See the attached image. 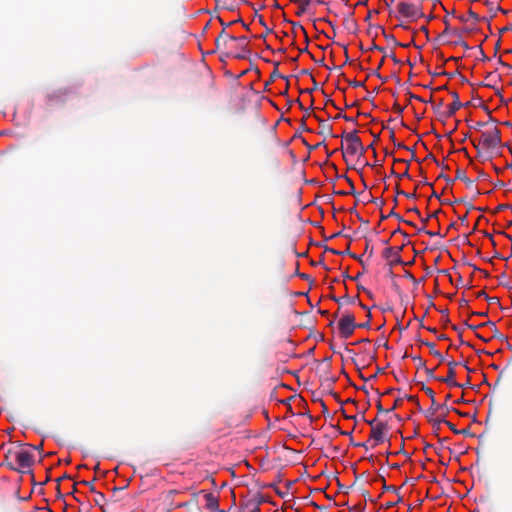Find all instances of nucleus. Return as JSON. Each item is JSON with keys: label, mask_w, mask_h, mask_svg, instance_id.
Masks as SVG:
<instances>
[{"label": "nucleus", "mask_w": 512, "mask_h": 512, "mask_svg": "<svg viewBox=\"0 0 512 512\" xmlns=\"http://www.w3.org/2000/svg\"><path fill=\"white\" fill-rule=\"evenodd\" d=\"M18 448L16 453H14L13 462H7L6 466L13 471H17L20 473H25L30 470L34 463V455L28 451L23 449L24 446L21 442H16Z\"/></svg>", "instance_id": "1"}, {"label": "nucleus", "mask_w": 512, "mask_h": 512, "mask_svg": "<svg viewBox=\"0 0 512 512\" xmlns=\"http://www.w3.org/2000/svg\"><path fill=\"white\" fill-rule=\"evenodd\" d=\"M480 143L485 149H495L501 146V131L497 127L483 131L481 134Z\"/></svg>", "instance_id": "2"}, {"label": "nucleus", "mask_w": 512, "mask_h": 512, "mask_svg": "<svg viewBox=\"0 0 512 512\" xmlns=\"http://www.w3.org/2000/svg\"><path fill=\"white\" fill-rule=\"evenodd\" d=\"M342 137L346 141V153L349 155H356L359 153L363 155L365 153V147L363 146L361 139L357 135V131L343 134Z\"/></svg>", "instance_id": "3"}, {"label": "nucleus", "mask_w": 512, "mask_h": 512, "mask_svg": "<svg viewBox=\"0 0 512 512\" xmlns=\"http://www.w3.org/2000/svg\"><path fill=\"white\" fill-rule=\"evenodd\" d=\"M397 10L401 16L411 20H417L424 15L421 5H415L405 1H401L397 4Z\"/></svg>", "instance_id": "4"}, {"label": "nucleus", "mask_w": 512, "mask_h": 512, "mask_svg": "<svg viewBox=\"0 0 512 512\" xmlns=\"http://www.w3.org/2000/svg\"><path fill=\"white\" fill-rule=\"evenodd\" d=\"M458 365V362L456 361H450L448 362V366H449V374L446 376V377H437L434 375V370L433 369H429L425 366V372L427 374V376L430 378V379H434V380H437V381H440V382H443V383H446L448 384L449 386H453V387H463V385L457 383L455 381V367Z\"/></svg>", "instance_id": "5"}, {"label": "nucleus", "mask_w": 512, "mask_h": 512, "mask_svg": "<svg viewBox=\"0 0 512 512\" xmlns=\"http://www.w3.org/2000/svg\"><path fill=\"white\" fill-rule=\"evenodd\" d=\"M338 328L342 338L347 339L352 336L357 328L354 315L351 313L344 314L338 322Z\"/></svg>", "instance_id": "6"}, {"label": "nucleus", "mask_w": 512, "mask_h": 512, "mask_svg": "<svg viewBox=\"0 0 512 512\" xmlns=\"http://www.w3.org/2000/svg\"><path fill=\"white\" fill-rule=\"evenodd\" d=\"M235 42V50L236 52L233 54V56L237 59H247L251 52L248 48L249 45V38L246 36L241 37H235L233 40Z\"/></svg>", "instance_id": "7"}, {"label": "nucleus", "mask_w": 512, "mask_h": 512, "mask_svg": "<svg viewBox=\"0 0 512 512\" xmlns=\"http://www.w3.org/2000/svg\"><path fill=\"white\" fill-rule=\"evenodd\" d=\"M388 431V424L386 422H377L373 428H371L370 439L374 441L372 447L383 443L385 441V435Z\"/></svg>", "instance_id": "8"}, {"label": "nucleus", "mask_w": 512, "mask_h": 512, "mask_svg": "<svg viewBox=\"0 0 512 512\" xmlns=\"http://www.w3.org/2000/svg\"><path fill=\"white\" fill-rule=\"evenodd\" d=\"M402 249H403V246L387 247L386 249L383 250L382 256L385 259H390L391 256H394V259L387 263L389 265L390 269L396 264H399V265L405 264L400 256V252L402 251ZM390 273L392 274L391 270H390Z\"/></svg>", "instance_id": "9"}, {"label": "nucleus", "mask_w": 512, "mask_h": 512, "mask_svg": "<svg viewBox=\"0 0 512 512\" xmlns=\"http://www.w3.org/2000/svg\"><path fill=\"white\" fill-rule=\"evenodd\" d=\"M422 390H423V391L426 393V395H428V396H429V398L431 399V401H429V404H432V405H431V407L427 410L426 414L434 415V414H435V412H436L437 410H439V409H442V408H443V406L438 405V404L436 403L435 393H434V391H433L431 388H429V387H427V386L423 385Z\"/></svg>", "instance_id": "10"}, {"label": "nucleus", "mask_w": 512, "mask_h": 512, "mask_svg": "<svg viewBox=\"0 0 512 512\" xmlns=\"http://www.w3.org/2000/svg\"><path fill=\"white\" fill-rule=\"evenodd\" d=\"M451 96L453 98V101L452 104L449 105L448 110L445 112L446 118L452 117L457 110L463 107V103L460 102L459 95L456 91H452Z\"/></svg>", "instance_id": "11"}, {"label": "nucleus", "mask_w": 512, "mask_h": 512, "mask_svg": "<svg viewBox=\"0 0 512 512\" xmlns=\"http://www.w3.org/2000/svg\"><path fill=\"white\" fill-rule=\"evenodd\" d=\"M235 36L229 35L225 29H222L220 34L215 40L216 49L220 50L222 48H227L228 42L233 41Z\"/></svg>", "instance_id": "12"}, {"label": "nucleus", "mask_w": 512, "mask_h": 512, "mask_svg": "<svg viewBox=\"0 0 512 512\" xmlns=\"http://www.w3.org/2000/svg\"><path fill=\"white\" fill-rule=\"evenodd\" d=\"M456 179L462 180L466 187L469 189H473L475 191V195H479L480 191L474 187L473 181L470 180L467 176L464 170L458 169L456 171Z\"/></svg>", "instance_id": "13"}, {"label": "nucleus", "mask_w": 512, "mask_h": 512, "mask_svg": "<svg viewBox=\"0 0 512 512\" xmlns=\"http://www.w3.org/2000/svg\"><path fill=\"white\" fill-rule=\"evenodd\" d=\"M353 14L354 13L351 12L347 15L344 18L343 24L348 31L355 33L357 31V22L353 19Z\"/></svg>", "instance_id": "14"}, {"label": "nucleus", "mask_w": 512, "mask_h": 512, "mask_svg": "<svg viewBox=\"0 0 512 512\" xmlns=\"http://www.w3.org/2000/svg\"><path fill=\"white\" fill-rule=\"evenodd\" d=\"M205 500H206V507L209 510H217L218 509V498L213 495L212 493H206L205 494Z\"/></svg>", "instance_id": "15"}, {"label": "nucleus", "mask_w": 512, "mask_h": 512, "mask_svg": "<svg viewBox=\"0 0 512 512\" xmlns=\"http://www.w3.org/2000/svg\"><path fill=\"white\" fill-rule=\"evenodd\" d=\"M421 343H422L423 345H426L427 347H429V349H430V353H431L434 357L438 358L441 362H443V361H444V357H443V355H442L438 350H436V349H435V344H434V343H431V342H428V341H423V340L421 341Z\"/></svg>", "instance_id": "16"}, {"label": "nucleus", "mask_w": 512, "mask_h": 512, "mask_svg": "<svg viewBox=\"0 0 512 512\" xmlns=\"http://www.w3.org/2000/svg\"><path fill=\"white\" fill-rule=\"evenodd\" d=\"M95 494H96V496H95V498H94V502H95V504H96L97 506H99V507H100V509H103L104 504H105V502H106L105 495H104L103 493H101V492H96Z\"/></svg>", "instance_id": "17"}, {"label": "nucleus", "mask_w": 512, "mask_h": 512, "mask_svg": "<svg viewBox=\"0 0 512 512\" xmlns=\"http://www.w3.org/2000/svg\"><path fill=\"white\" fill-rule=\"evenodd\" d=\"M433 415L431 414H426V417L428 418V420L433 424V426L437 429L440 428V425L442 423H446V420L444 418H436V419H433L432 418Z\"/></svg>", "instance_id": "18"}, {"label": "nucleus", "mask_w": 512, "mask_h": 512, "mask_svg": "<svg viewBox=\"0 0 512 512\" xmlns=\"http://www.w3.org/2000/svg\"><path fill=\"white\" fill-rule=\"evenodd\" d=\"M17 448H10L5 453V462L3 463L6 465L7 462H13L12 459L14 457V453H16Z\"/></svg>", "instance_id": "19"}, {"label": "nucleus", "mask_w": 512, "mask_h": 512, "mask_svg": "<svg viewBox=\"0 0 512 512\" xmlns=\"http://www.w3.org/2000/svg\"><path fill=\"white\" fill-rule=\"evenodd\" d=\"M301 6V12H305L312 0H291Z\"/></svg>", "instance_id": "20"}, {"label": "nucleus", "mask_w": 512, "mask_h": 512, "mask_svg": "<svg viewBox=\"0 0 512 512\" xmlns=\"http://www.w3.org/2000/svg\"><path fill=\"white\" fill-rule=\"evenodd\" d=\"M412 359L416 362L417 369L425 368L426 362L420 356H413Z\"/></svg>", "instance_id": "21"}, {"label": "nucleus", "mask_w": 512, "mask_h": 512, "mask_svg": "<svg viewBox=\"0 0 512 512\" xmlns=\"http://www.w3.org/2000/svg\"><path fill=\"white\" fill-rule=\"evenodd\" d=\"M320 125L322 127V133L330 134L332 131V128L330 125L326 124L324 121H320Z\"/></svg>", "instance_id": "22"}, {"label": "nucleus", "mask_w": 512, "mask_h": 512, "mask_svg": "<svg viewBox=\"0 0 512 512\" xmlns=\"http://www.w3.org/2000/svg\"><path fill=\"white\" fill-rule=\"evenodd\" d=\"M367 316H368V318H371V313L368 312ZM357 327L358 328H364V329L370 328V319H368V321H366L364 323L357 324Z\"/></svg>", "instance_id": "23"}, {"label": "nucleus", "mask_w": 512, "mask_h": 512, "mask_svg": "<svg viewBox=\"0 0 512 512\" xmlns=\"http://www.w3.org/2000/svg\"><path fill=\"white\" fill-rule=\"evenodd\" d=\"M348 83L350 86H353V87H364L365 86L364 81L350 80Z\"/></svg>", "instance_id": "24"}, {"label": "nucleus", "mask_w": 512, "mask_h": 512, "mask_svg": "<svg viewBox=\"0 0 512 512\" xmlns=\"http://www.w3.org/2000/svg\"><path fill=\"white\" fill-rule=\"evenodd\" d=\"M369 202H372V203H375V204H378L380 207H382L384 205V200L383 199H379V198H374L372 196H370V198L368 199Z\"/></svg>", "instance_id": "25"}, {"label": "nucleus", "mask_w": 512, "mask_h": 512, "mask_svg": "<svg viewBox=\"0 0 512 512\" xmlns=\"http://www.w3.org/2000/svg\"><path fill=\"white\" fill-rule=\"evenodd\" d=\"M277 78H283V76L279 73L277 69L273 70L270 76V80L274 81Z\"/></svg>", "instance_id": "26"}, {"label": "nucleus", "mask_w": 512, "mask_h": 512, "mask_svg": "<svg viewBox=\"0 0 512 512\" xmlns=\"http://www.w3.org/2000/svg\"><path fill=\"white\" fill-rule=\"evenodd\" d=\"M401 401H402V398H398V399H396V400L394 401V403H393V406H392L391 408H389V409H387V410H386V413H389V412L394 411V410L398 407V405L400 404V402H401Z\"/></svg>", "instance_id": "27"}, {"label": "nucleus", "mask_w": 512, "mask_h": 512, "mask_svg": "<svg viewBox=\"0 0 512 512\" xmlns=\"http://www.w3.org/2000/svg\"><path fill=\"white\" fill-rule=\"evenodd\" d=\"M349 256L356 259L364 268L366 267V263L363 261L362 256H357L354 253H349Z\"/></svg>", "instance_id": "28"}, {"label": "nucleus", "mask_w": 512, "mask_h": 512, "mask_svg": "<svg viewBox=\"0 0 512 512\" xmlns=\"http://www.w3.org/2000/svg\"><path fill=\"white\" fill-rule=\"evenodd\" d=\"M80 483H81V484H83V485L88 486V488L90 489V491H91V492H93V493H96V492H97V491L95 490V487H94V485H93V483H92V482H89V481H85V480H83V481H81Z\"/></svg>", "instance_id": "29"}, {"label": "nucleus", "mask_w": 512, "mask_h": 512, "mask_svg": "<svg viewBox=\"0 0 512 512\" xmlns=\"http://www.w3.org/2000/svg\"><path fill=\"white\" fill-rule=\"evenodd\" d=\"M439 212L440 211H435L432 214L428 215L426 218H423L422 219L423 224L426 225L429 219L436 218Z\"/></svg>", "instance_id": "30"}, {"label": "nucleus", "mask_w": 512, "mask_h": 512, "mask_svg": "<svg viewBox=\"0 0 512 512\" xmlns=\"http://www.w3.org/2000/svg\"><path fill=\"white\" fill-rule=\"evenodd\" d=\"M394 112H396L397 114L401 115L404 111V108L402 106H400L398 103H395L393 105V108Z\"/></svg>", "instance_id": "31"}, {"label": "nucleus", "mask_w": 512, "mask_h": 512, "mask_svg": "<svg viewBox=\"0 0 512 512\" xmlns=\"http://www.w3.org/2000/svg\"><path fill=\"white\" fill-rule=\"evenodd\" d=\"M486 300L489 304H499V298L486 296Z\"/></svg>", "instance_id": "32"}, {"label": "nucleus", "mask_w": 512, "mask_h": 512, "mask_svg": "<svg viewBox=\"0 0 512 512\" xmlns=\"http://www.w3.org/2000/svg\"><path fill=\"white\" fill-rule=\"evenodd\" d=\"M388 216H390V217H392V216H393V217H395V218H396L398 221H400V222L404 221V219H403V218H402L398 213H396V212L394 211V209H392V210L390 211V213L388 214Z\"/></svg>", "instance_id": "33"}, {"label": "nucleus", "mask_w": 512, "mask_h": 512, "mask_svg": "<svg viewBox=\"0 0 512 512\" xmlns=\"http://www.w3.org/2000/svg\"><path fill=\"white\" fill-rule=\"evenodd\" d=\"M346 180L347 182L349 183L350 185V192H348V194H352V195H355V188H354V183L352 182L351 179H349L348 177H346Z\"/></svg>", "instance_id": "34"}, {"label": "nucleus", "mask_w": 512, "mask_h": 512, "mask_svg": "<svg viewBox=\"0 0 512 512\" xmlns=\"http://www.w3.org/2000/svg\"><path fill=\"white\" fill-rule=\"evenodd\" d=\"M384 36H385L386 39L393 41L395 43V45L402 46V44H400L399 42L396 41V39H395V37L393 35H386L384 33ZM403 47H406V45H403Z\"/></svg>", "instance_id": "35"}, {"label": "nucleus", "mask_w": 512, "mask_h": 512, "mask_svg": "<svg viewBox=\"0 0 512 512\" xmlns=\"http://www.w3.org/2000/svg\"><path fill=\"white\" fill-rule=\"evenodd\" d=\"M219 21H220V24L223 26V29H225V30H226V27L234 24L235 22H238V20H237V21H232V22L226 23L222 19H219ZM239 22H242V20L239 19Z\"/></svg>", "instance_id": "36"}, {"label": "nucleus", "mask_w": 512, "mask_h": 512, "mask_svg": "<svg viewBox=\"0 0 512 512\" xmlns=\"http://www.w3.org/2000/svg\"><path fill=\"white\" fill-rule=\"evenodd\" d=\"M468 16L474 19L476 22L480 20L479 16L471 9L468 11Z\"/></svg>", "instance_id": "37"}, {"label": "nucleus", "mask_w": 512, "mask_h": 512, "mask_svg": "<svg viewBox=\"0 0 512 512\" xmlns=\"http://www.w3.org/2000/svg\"><path fill=\"white\" fill-rule=\"evenodd\" d=\"M407 94L409 96V100L415 99V100L424 102V100L421 97H419V96H417V95H415V94H413L411 92H408Z\"/></svg>", "instance_id": "38"}, {"label": "nucleus", "mask_w": 512, "mask_h": 512, "mask_svg": "<svg viewBox=\"0 0 512 512\" xmlns=\"http://www.w3.org/2000/svg\"><path fill=\"white\" fill-rule=\"evenodd\" d=\"M365 251L369 252V257L373 255V247L370 246L369 241L366 242Z\"/></svg>", "instance_id": "39"}, {"label": "nucleus", "mask_w": 512, "mask_h": 512, "mask_svg": "<svg viewBox=\"0 0 512 512\" xmlns=\"http://www.w3.org/2000/svg\"><path fill=\"white\" fill-rule=\"evenodd\" d=\"M507 208H512V206L509 204H500L497 206L496 211H502Z\"/></svg>", "instance_id": "40"}, {"label": "nucleus", "mask_w": 512, "mask_h": 512, "mask_svg": "<svg viewBox=\"0 0 512 512\" xmlns=\"http://www.w3.org/2000/svg\"><path fill=\"white\" fill-rule=\"evenodd\" d=\"M455 434H458L459 430L456 429V427L449 421L446 420L445 423Z\"/></svg>", "instance_id": "41"}, {"label": "nucleus", "mask_w": 512, "mask_h": 512, "mask_svg": "<svg viewBox=\"0 0 512 512\" xmlns=\"http://www.w3.org/2000/svg\"><path fill=\"white\" fill-rule=\"evenodd\" d=\"M425 233L431 237L433 236H441V237H444V235H441L439 231H425Z\"/></svg>", "instance_id": "42"}, {"label": "nucleus", "mask_w": 512, "mask_h": 512, "mask_svg": "<svg viewBox=\"0 0 512 512\" xmlns=\"http://www.w3.org/2000/svg\"><path fill=\"white\" fill-rule=\"evenodd\" d=\"M376 406H377V410H378L379 413H386L387 409H384L382 407L380 400L377 401V405Z\"/></svg>", "instance_id": "43"}, {"label": "nucleus", "mask_w": 512, "mask_h": 512, "mask_svg": "<svg viewBox=\"0 0 512 512\" xmlns=\"http://www.w3.org/2000/svg\"><path fill=\"white\" fill-rule=\"evenodd\" d=\"M365 422H366L368 425H370V426H371V428H373V426H375V424H376L377 422H380V421L378 420V418H375V419H373V420H366V419H365Z\"/></svg>", "instance_id": "44"}, {"label": "nucleus", "mask_w": 512, "mask_h": 512, "mask_svg": "<svg viewBox=\"0 0 512 512\" xmlns=\"http://www.w3.org/2000/svg\"><path fill=\"white\" fill-rule=\"evenodd\" d=\"M371 75H375L376 77L380 78L383 82H385V81H386V79H383V78L381 77V75H380V73H379V69H378V68H376L375 70H373V71L371 72Z\"/></svg>", "instance_id": "45"}, {"label": "nucleus", "mask_w": 512, "mask_h": 512, "mask_svg": "<svg viewBox=\"0 0 512 512\" xmlns=\"http://www.w3.org/2000/svg\"><path fill=\"white\" fill-rule=\"evenodd\" d=\"M31 448L37 450V451H41L43 449V442L40 443L39 445H29Z\"/></svg>", "instance_id": "46"}, {"label": "nucleus", "mask_w": 512, "mask_h": 512, "mask_svg": "<svg viewBox=\"0 0 512 512\" xmlns=\"http://www.w3.org/2000/svg\"><path fill=\"white\" fill-rule=\"evenodd\" d=\"M383 490L384 491H396V488L394 486H387L386 484H384Z\"/></svg>", "instance_id": "47"}, {"label": "nucleus", "mask_w": 512, "mask_h": 512, "mask_svg": "<svg viewBox=\"0 0 512 512\" xmlns=\"http://www.w3.org/2000/svg\"><path fill=\"white\" fill-rule=\"evenodd\" d=\"M486 123L484 122H476L474 126H471L472 128L479 129L483 126H485Z\"/></svg>", "instance_id": "48"}, {"label": "nucleus", "mask_w": 512, "mask_h": 512, "mask_svg": "<svg viewBox=\"0 0 512 512\" xmlns=\"http://www.w3.org/2000/svg\"><path fill=\"white\" fill-rule=\"evenodd\" d=\"M57 97H58L57 93H56V94H53V95L48 94V95H47V100H48V102H49V103H51V101H52V100H54V99H55V98H57Z\"/></svg>", "instance_id": "49"}, {"label": "nucleus", "mask_w": 512, "mask_h": 512, "mask_svg": "<svg viewBox=\"0 0 512 512\" xmlns=\"http://www.w3.org/2000/svg\"><path fill=\"white\" fill-rule=\"evenodd\" d=\"M507 31H512V26H505L502 29H500V33H505Z\"/></svg>", "instance_id": "50"}, {"label": "nucleus", "mask_w": 512, "mask_h": 512, "mask_svg": "<svg viewBox=\"0 0 512 512\" xmlns=\"http://www.w3.org/2000/svg\"><path fill=\"white\" fill-rule=\"evenodd\" d=\"M505 278H506V275H505V274H502V275L500 276V284H501V285L508 286V283L504 282V281H505Z\"/></svg>", "instance_id": "51"}, {"label": "nucleus", "mask_w": 512, "mask_h": 512, "mask_svg": "<svg viewBox=\"0 0 512 512\" xmlns=\"http://www.w3.org/2000/svg\"><path fill=\"white\" fill-rule=\"evenodd\" d=\"M337 117H343L346 121L355 122V119L346 115H338Z\"/></svg>", "instance_id": "52"}, {"label": "nucleus", "mask_w": 512, "mask_h": 512, "mask_svg": "<svg viewBox=\"0 0 512 512\" xmlns=\"http://www.w3.org/2000/svg\"><path fill=\"white\" fill-rule=\"evenodd\" d=\"M385 4V6L390 9L391 7V4L395 2V0H389V2L387 0H382Z\"/></svg>", "instance_id": "53"}, {"label": "nucleus", "mask_w": 512, "mask_h": 512, "mask_svg": "<svg viewBox=\"0 0 512 512\" xmlns=\"http://www.w3.org/2000/svg\"><path fill=\"white\" fill-rule=\"evenodd\" d=\"M459 305H460L461 307L467 306V305H468V301H467L466 299H464V298H463V299H461V300L459 301Z\"/></svg>", "instance_id": "54"}, {"label": "nucleus", "mask_w": 512, "mask_h": 512, "mask_svg": "<svg viewBox=\"0 0 512 512\" xmlns=\"http://www.w3.org/2000/svg\"><path fill=\"white\" fill-rule=\"evenodd\" d=\"M486 296H488L485 291L481 290L477 293V297L480 298V297H484L486 299Z\"/></svg>", "instance_id": "55"}, {"label": "nucleus", "mask_w": 512, "mask_h": 512, "mask_svg": "<svg viewBox=\"0 0 512 512\" xmlns=\"http://www.w3.org/2000/svg\"><path fill=\"white\" fill-rule=\"evenodd\" d=\"M301 129H302L303 131H310V130L307 128V126H306V124H305L304 119H302V121H301Z\"/></svg>", "instance_id": "56"}, {"label": "nucleus", "mask_w": 512, "mask_h": 512, "mask_svg": "<svg viewBox=\"0 0 512 512\" xmlns=\"http://www.w3.org/2000/svg\"><path fill=\"white\" fill-rule=\"evenodd\" d=\"M472 144L477 149L478 153H480V148L479 147H480V145H482L480 143V141L478 143H476L475 141H472Z\"/></svg>", "instance_id": "57"}, {"label": "nucleus", "mask_w": 512, "mask_h": 512, "mask_svg": "<svg viewBox=\"0 0 512 512\" xmlns=\"http://www.w3.org/2000/svg\"><path fill=\"white\" fill-rule=\"evenodd\" d=\"M405 398L409 401H417V398L416 396H412V395H405Z\"/></svg>", "instance_id": "58"}, {"label": "nucleus", "mask_w": 512, "mask_h": 512, "mask_svg": "<svg viewBox=\"0 0 512 512\" xmlns=\"http://www.w3.org/2000/svg\"><path fill=\"white\" fill-rule=\"evenodd\" d=\"M458 434H462V435H470V432L468 429H462V430H459Z\"/></svg>", "instance_id": "59"}, {"label": "nucleus", "mask_w": 512, "mask_h": 512, "mask_svg": "<svg viewBox=\"0 0 512 512\" xmlns=\"http://www.w3.org/2000/svg\"><path fill=\"white\" fill-rule=\"evenodd\" d=\"M403 196L407 197V198H415L416 197V194L415 193H403Z\"/></svg>", "instance_id": "60"}, {"label": "nucleus", "mask_w": 512, "mask_h": 512, "mask_svg": "<svg viewBox=\"0 0 512 512\" xmlns=\"http://www.w3.org/2000/svg\"><path fill=\"white\" fill-rule=\"evenodd\" d=\"M259 23L263 26V30H266V23L264 22L262 16H259Z\"/></svg>", "instance_id": "61"}, {"label": "nucleus", "mask_w": 512, "mask_h": 512, "mask_svg": "<svg viewBox=\"0 0 512 512\" xmlns=\"http://www.w3.org/2000/svg\"><path fill=\"white\" fill-rule=\"evenodd\" d=\"M370 50H378V51H383V48L379 47L378 45L376 44H373L372 47L370 48Z\"/></svg>", "instance_id": "62"}, {"label": "nucleus", "mask_w": 512, "mask_h": 512, "mask_svg": "<svg viewBox=\"0 0 512 512\" xmlns=\"http://www.w3.org/2000/svg\"><path fill=\"white\" fill-rule=\"evenodd\" d=\"M408 211H409V212H414V213H416L417 215H419V216H420V211L418 210V208H417V207H413V208L409 209Z\"/></svg>", "instance_id": "63"}, {"label": "nucleus", "mask_w": 512, "mask_h": 512, "mask_svg": "<svg viewBox=\"0 0 512 512\" xmlns=\"http://www.w3.org/2000/svg\"><path fill=\"white\" fill-rule=\"evenodd\" d=\"M459 220L462 222V223H465L467 221V214L463 215V216H460L459 217Z\"/></svg>", "instance_id": "64"}]
</instances>
